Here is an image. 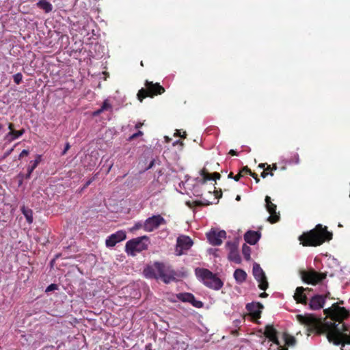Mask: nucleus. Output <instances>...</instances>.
<instances>
[{
  "label": "nucleus",
  "instance_id": "1",
  "mask_svg": "<svg viewBox=\"0 0 350 350\" xmlns=\"http://www.w3.org/2000/svg\"><path fill=\"white\" fill-rule=\"evenodd\" d=\"M324 313L331 320L335 321L326 322L321 327V332L325 333L327 340L334 345H341L340 350H344L346 344L350 345V326L342 323L347 319L350 312L344 307L338 306V303L324 310Z\"/></svg>",
  "mask_w": 350,
  "mask_h": 350
},
{
  "label": "nucleus",
  "instance_id": "2",
  "mask_svg": "<svg viewBox=\"0 0 350 350\" xmlns=\"http://www.w3.org/2000/svg\"><path fill=\"white\" fill-rule=\"evenodd\" d=\"M332 232H329L326 226L317 224L312 230L299 236V240L304 246L317 247L332 240Z\"/></svg>",
  "mask_w": 350,
  "mask_h": 350
},
{
  "label": "nucleus",
  "instance_id": "3",
  "mask_svg": "<svg viewBox=\"0 0 350 350\" xmlns=\"http://www.w3.org/2000/svg\"><path fill=\"white\" fill-rule=\"evenodd\" d=\"M337 271L332 269L328 270L323 267L320 271H317L312 267H308L307 269H300L298 272L304 283L306 284H318L324 282L327 277H334Z\"/></svg>",
  "mask_w": 350,
  "mask_h": 350
},
{
  "label": "nucleus",
  "instance_id": "4",
  "mask_svg": "<svg viewBox=\"0 0 350 350\" xmlns=\"http://www.w3.org/2000/svg\"><path fill=\"white\" fill-rule=\"evenodd\" d=\"M144 86L137 94V98L141 103L148 97L154 98V96L161 95L165 92V88L159 83H153L152 81L146 80Z\"/></svg>",
  "mask_w": 350,
  "mask_h": 350
},
{
  "label": "nucleus",
  "instance_id": "5",
  "mask_svg": "<svg viewBox=\"0 0 350 350\" xmlns=\"http://www.w3.org/2000/svg\"><path fill=\"white\" fill-rule=\"evenodd\" d=\"M144 240L147 241L148 237L147 236H142L129 240L125 245L126 252L129 255L135 256L137 252H141L147 250L148 244L144 242Z\"/></svg>",
  "mask_w": 350,
  "mask_h": 350
},
{
  "label": "nucleus",
  "instance_id": "6",
  "mask_svg": "<svg viewBox=\"0 0 350 350\" xmlns=\"http://www.w3.org/2000/svg\"><path fill=\"white\" fill-rule=\"evenodd\" d=\"M154 267L157 272V278L161 279L164 283H169L175 280L174 271L166 267L163 263L157 262Z\"/></svg>",
  "mask_w": 350,
  "mask_h": 350
},
{
  "label": "nucleus",
  "instance_id": "7",
  "mask_svg": "<svg viewBox=\"0 0 350 350\" xmlns=\"http://www.w3.org/2000/svg\"><path fill=\"white\" fill-rule=\"evenodd\" d=\"M195 273L197 278L203 281L204 284H207L209 282L213 283V284H223L222 281L207 269L197 268L195 270Z\"/></svg>",
  "mask_w": 350,
  "mask_h": 350
},
{
  "label": "nucleus",
  "instance_id": "8",
  "mask_svg": "<svg viewBox=\"0 0 350 350\" xmlns=\"http://www.w3.org/2000/svg\"><path fill=\"white\" fill-rule=\"evenodd\" d=\"M192 239L186 235H180L177 238L176 253L178 256L185 254V252L189 250L193 245Z\"/></svg>",
  "mask_w": 350,
  "mask_h": 350
},
{
  "label": "nucleus",
  "instance_id": "9",
  "mask_svg": "<svg viewBox=\"0 0 350 350\" xmlns=\"http://www.w3.org/2000/svg\"><path fill=\"white\" fill-rule=\"evenodd\" d=\"M165 219L160 215L148 217L144 223L143 228L146 232H152L161 224H165Z\"/></svg>",
  "mask_w": 350,
  "mask_h": 350
},
{
  "label": "nucleus",
  "instance_id": "10",
  "mask_svg": "<svg viewBox=\"0 0 350 350\" xmlns=\"http://www.w3.org/2000/svg\"><path fill=\"white\" fill-rule=\"evenodd\" d=\"M265 202L267 210L270 213L267 220L271 224L278 222L280 220V213L276 212V205L271 202V198L268 196L265 197Z\"/></svg>",
  "mask_w": 350,
  "mask_h": 350
},
{
  "label": "nucleus",
  "instance_id": "11",
  "mask_svg": "<svg viewBox=\"0 0 350 350\" xmlns=\"http://www.w3.org/2000/svg\"><path fill=\"white\" fill-rule=\"evenodd\" d=\"M207 239L213 245H220L222 243V239L226 237V232L224 230H212L206 234Z\"/></svg>",
  "mask_w": 350,
  "mask_h": 350
},
{
  "label": "nucleus",
  "instance_id": "12",
  "mask_svg": "<svg viewBox=\"0 0 350 350\" xmlns=\"http://www.w3.org/2000/svg\"><path fill=\"white\" fill-rule=\"evenodd\" d=\"M126 238V232L122 230H118L107 238L105 240V245L107 247H112L117 243L125 240Z\"/></svg>",
  "mask_w": 350,
  "mask_h": 350
},
{
  "label": "nucleus",
  "instance_id": "13",
  "mask_svg": "<svg viewBox=\"0 0 350 350\" xmlns=\"http://www.w3.org/2000/svg\"><path fill=\"white\" fill-rule=\"evenodd\" d=\"M177 299L183 302H189L197 308L203 307L204 304L200 300L196 299L194 295L190 293H180L176 295Z\"/></svg>",
  "mask_w": 350,
  "mask_h": 350
},
{
  "label": "nucleus",
  "instance_id": "14",
  "mask_svg": "<svg viewBox=\"0 0 350 350\" xmlns=\"http://www.w3.org/2000/svg\"><path fill=\"white\" fill-rule=\"evenodd\" d=\"M253 275L258 284H269L265 272L258 263H254L252 269Z\"/></svg>",
  "mask_w": 350,
  "mask_h": 350
},
{
  "label": "nucleus",
  "instance_id": "15",
  "mask_svg": "<svg viewBox=\"0 0 350 350\" xmlns=\"http://www.w3.org/2000/svg\"><path fill=\"white\" fill-rule=\"evenodd\" d=\"M312 290L309 288H304L303 286H298L296 288L294 294V298L298 303L306 305L308 301V297L306 291H311Z\"/></svg>",
  "mask_w": 350,
  "mask_h": 350
},
{
  "label": "nucleus",
  "instance_id": "16",
  "mask_svg": "<svg viewBox=\"0 0 350 350\" xmlns=\"http://www.w3.org/2000/svg\"><path fill=\"white\" fill-rule=\"evenodd\" d=\"M325 297L322 295H315L310 298L309 306L311 310H317L322 308L325 304Z\"/></svg>",
  "mask_w": 350,
  "mask_h": 350
},
{
  "label": "nucleus",
  "instance_id": "17",
  "mask_svg": "<svg viewBox=\"0 0 350 350\" xmlns=\"http://www.w3.org/2000/svg\"><path fill=\"white\" fill-rule=\"evenodd\" d=\"M263 306L258 302H252L246 305V309L254 315V317H260Z\"/></svg>",
  "mask_w": 350,
  "mask_h": 350
},
{
  "label": "nucleus",
  "instance_id": "18",
  "mask_svg": "<svg viewBox=\"0 0 350 350\" xmlns=\"http://www.w3.org/2000/svg\"><path fill=\"white\" fill-rule=\"evenodd\" d=\"M226 245L230 250V252L228 254V258L231 261L235 262L237 263L240 262L241 258H240L238 251L237 250L236 245L233 243L228 242L226 243Z\"/></svg>",
  "mask_w": 350,
  "mask_h": 350
},
{
  "label": "nucleus",
  "instance_id": "19",
  "mask_svg": "<svg viewBox=\"0 0 350 350\" xmlns=\"http://www.w3.org/2000/svg\"><path fill=\"white\" fill-rule=\"evenodd\" d=\"M260 232L258 231L249 230L244 235L245 241L250 244L255 245L260 238Z\"/></svg>",
  "mask_w": 350,
  "mask_h": 350
},
{
  "label": "nucleus",
  "instance_id": "20",
  "mask_svg": "<svg viewBox=\"0 0 350 350\" xmlns=\"http://www.w3.org/2000/svg\"><path fill=\"white\" fill-rule=\"evenodd\" d=\"M297 318L300 323L310 326L315 325L318 323V320L316 317L310 314L304 316L299 314L297 316Z\"/></svg>",
  "mask_w": 350,
  "mask_h": 350
},
{
  "label": "nucleus",
  "instance_id": "21",
  "mask_svg": "<svg viewBox=\"0 0 350 350\" xmlns=\"http://www.w3.org/2000/svg\"><path fill=\"white\" fill-rule=\"evenodd\" d=\"M277 332L273 325H268L265 327V335L273 342L278 344V340L276 336Z\"/></svg>",
  "mask_w": 350,
  "mask_h": 350
},
{
  "label": "nucleus",
  "instance_id": "22",
  "mask_svg": "<svg viewBox=\"0 0 350 350\" xmlns=\"http://www.w3.org/2000/svg\"><path fill=\"white\" fill-rule=\"evenodd\" d=\"M8 129H10V132L8 133V135L12 137V140L16 139L21 136H22L24 133L25 130L21 129L19 131H16L14 129V124L12 123H10L8 125Z\"/></svg>",
  "mask_w": 350,
  "mask_h": 350
},
{
  "label": "nucleus",
  "instance_id": "23",
  "mask_svg": "<svg viewBox=\"0 0 350 350\" xmlns=\"http://www.w3.org/2000/svg\"><path fill=\"white\" fill-rule=\"evenodd\" d=\"M36 5L40 9L43 10L46 13H49L52 11L53 5L51 3L46 1V0H40Z\"/></svg>",
  "mask_w": 350,
  "mask_h": 350
},
{
  "label": "nucleus",
  "instance_id": "24",
  "mask_svg": "<svg viewBox=\"0 0 350 350\" xmlns=\"http://www.w3.org/2000/svg\"><path fill=\"white\" fill-rule=\"evenodd\" d=\"M246 276V273L243 270L240 269H236L234 273V277L235 280H237V282L240 283L245 281Z\"/></svg>",
  "mask_w": 350,
  "mask_h": 350
},
{
  "label": "nucleus",
  "instance_id": "25",
  "mask_svg": "<svg viewBox=\"0 0 350 350\" xmlns=\"http://www.w3.org/2000/svg\"><path fill=\"white\" fill-rule=\"evenodd\" d=\"M21 211L24 216L26 218L27 221L29 224H31L33 222V211L32 210L26 208L25 206H23L21 208Z\"/></svg>",
  "mask_w": 350,
  "mask_h": 350
},
{
  "label": "nucleus",
  "instance_id": "26",
  "mask_svg": "<svg viewBox=\"0 0 350 350\" xmlns=\"http://www.w3.org/2000/svg\"><path fill=\"white\" fill-rule=\"evenodd\" d=\"M144 273L146 277L157 278V272L154 267V268L148 267L147 269H145Z\"/></svg>",
  "mask_w": 350,
  "mask_h": 350
},
{
  "label": "nucleus",
  "instance_id": "27",
  "mask_svg": "<svg viewBox=\"0 0 350 350\" xmlns=\"http://www.w3.org/2000/svg\"><path fill=\"white\" fill-rule=\"evenodd\" d=\"M251 248L246 244H244L242 247V253L245 260H249L250 259Z\"/></svg>",
  "mask_w": 350,
  "mask_h": 350
},
{
  "label": "nucleus",
  "instance_id": "28",
  "mask_svg": "<svg viewBox=\"0 0 350 350\" xmlns=\"http://www.w3.org/2000/svg\"><path fill=\"white\" fill-rule=\"evenodd\" d=\"M14 81L16 84H20L23 81V75L21 72H18L13 76Z\"/></svg>",
  "mask_w": 350,
  "mask_h": 350
},
{
  "label": "nucleus",
  "instance_id": "29",
  "mask_svg": "<svg viewBox=\"0 0 350 350\" xmlns=\"http://www.w3.org/2000/svg\"><path fill=\"white\" fill-rule=\"evenodd\" d=\"M40 161L41 156L39 154L36 155V159L34 161H31V165L30 167H31L33 169H36L39 163L40 162Z\"/></svg>",
  "mask_w": 350,
  "mask_h": 350
},
{
  "label": "nucleus",
  "instance_id": "30",
  "mask_svg": "<svg viewBox=\"0 0 350 350\" xmlns=\"http://www.w3.org/2000/svg\"><path fill=\"white\" fill-rule=\"evenodd\" d=\"M111 108V104L107 100H105L101 106V111L108 110Z\"/></svg>",
  "mask_w": 350,
  "mask_h": 350
},
{
  "label": "nucleus",
  "instance_id": "31",
  "mask_svg": "<svg viewBox=\"0 0 350 350\" xmlns=\"http://www.w3.org/2000/svg\"><path fill=\"white\" fill-rule=\"evenodd\" d=\"M241 172L243 174V177L247 174H250L252 173L251 170L247 166H244L241 169Z\"/></svg>",
  "mask_w": 350,
  "mask_h": 350
},
{
  "label": "nucleus",
  "instance_id": "32",
  "mask_svg": "<svg viewBox=\"0 0 350 350\" xmlns=\"http://www.w3.org/2000/svg\"><path fill=\"white\" fill-rule=\"evenodd\" d=\"M144 224H142L141 222H137L135 224V225L131 228V231H135L137 230H139L142 228H143Z\"/></svg>",
  "mask_w": 350,
  "mask_h": 350
},
{
  "label": "nucleus",
  "instance_id": "33",
  "mask_svg": "<svg viewBox=\"0 0 350 350\" xmlns=\"http://www.w3.org/2000/svg\"><path fill=\"white\" fill-rule=\"evenodd\" d=\"M58 286H47L46 288L45 289V292L49 293V292L58 290Z\"/></svg>",
  "mask_w": 350,
  "mask_h": 350
},
{
  "label": "nucleus",
  "instance_id": "34",
  "mask_svg": "<svg viewBox=\"0 0 350 350\" xmlns=\"http://www.w3.org/2000/svg\"><path fill=\"white\" fill-rule=\"evenodd\" d=\"M142 135H143V133L142 131H139L138 132L131 135L129 138V140L131 141V140L135 139L136 137H137L139 136H142Z\"/></svg>",
  "mask_w": 350,
  "mask_h": 350
},
{
  "label": "nucleus",
  "instance_id": "35",
  "mask_svg": "<svg viewBox=\"0 0 350 350\" xmlns=\"http://www.w3.org/2000/svg\"><path fill=\"white\" fill-rule=\"evenodd\" d=\"M268 175H270L271 176H273V172H267L266 170H263L262 172H261V174H260V176L263 178H266Z\"/></svg>",
  "mask_w": 350,
  "mask_h": 350
},
{
  "label": "nucleus",
  "instance_id": "36",
  "mask_svg": "<svg viewBox=\"0 0 350 350\" xmlns=\"http://www.w3.org/2000/svg\"><path fill=\"white\" fill-rule=\"evenodd\" d=\"M202 178V183H205L206 181L212 180V174L208 173Z\"/></svg>",
  "mask_w": 350,
  "mask_h": 350
},
{
  "label": "nucleus",
  "instance_id": "37",
  "mask_svg": "<svg viewBox=\"0 0 350 350\" xmlns=\"http://www.w3.org/2000/svg\"><path fill=\"white\" fill-rule=\"evenodd\" d=\"M29 154V151L27 150H22V152L20 153L19 154V157H18V159H21V158L24 157H26Z\"/></svg>",
  "mask_w": 350,
  "mask_h": 350
},
{
  "label": "nucleus",
  "instance_id": "38",
  "mask_svg": "<svg viewBox=\"0 0 350 350\" xmlns=\"http://www.w3.org/2000/svg\"><path fill=\"white\" fill-rule=\"evenodd\" d=\"M70 144L68 142H67L65 145V147H64V150L62 151V155H64L66 154L67 151L70 149Z\"/></svg>",
  "mask_w": 350,
  "mask_h": 350
},
{
  "label": "nucleus",
  "instance_id": "39",
  "mask_svg": "<svg viewBox=\"0 0 350 350\" xmlns=\"http://www.w3.org/2000/svg\"><path fill=\"white\" fill-rule=\"evenodd\" d=\"M220 177H221V175L218 172H214L213 174H212V180L219 179Z\"/></svg>",
  "mask_w": 350,
  "mask_h": 350
},
{
  "label": "nucleus",
  "instance_id": "40",
  "mask_svg": "<svg viewBox=\"0 0 350 350\" xmlns=\"http://www.w3.org/2000/svg\"><path fill=\"white\" fill-rule=\"evenodd\" d=\"M250 176L255 179L256 183L260 182V178L258 177V175L255 172H252Z\"/></svg>",
  "mask_w": 350,
  "mask_h": 350
},
{
  "label": "nucleus",
  "instance_id": "41",
  "mask_svg": "<svg viewBox=\"0 0 350 350\" xmlns=\"http://www.w3.org/2000/svg\"><path fill=\"white\" fill-rule=\"evenodd\" d=\"M241 177H243V174L241 171H239V172L234 177V180L235 181H239Z\"/></svg>",
  "mask_w": 350,
  "mask_h": 350
},
{
  "label": "nucleus",
  "instance_id": "42",
  "mask_svg": "<svg viewBox=\"0 0 350 350\" xmlns=\"http://www.w3.org/2000/svg\"><path fill=\"white\" fill-rule=\"evenodd\" d=\"M35 169L32 168L31 167H29L28 168V172H27V174L26 175V178H29L31 176V174L32 173V172Z\"/></svg>",
  "mask_w": 350,
  "mask_h": 350
},
{
  "label": "nucleus",
  "instance_id": "43",
  "mask_svg": "<svg viewBox=\"0 0 350 350\" xmlns=\"http://www.w3.org/2000/svg\"><path fill=\"white\" fill-rule=\"evenodd\" d=\"M207 174H208V172L207 171L206 169L203 168L202 170H201L200 175L202 176V178L204 177V176H206Z\"/></svg>",
  "mask_w": 350,
  "mask_h": 350
},
{
  "label": "nucleus",
  "instance_id": "44",
  "mask_svg": "<svg viewBox=\"0 0 350 350\" xmlns=\"http://www.w3.org/2000/svg\"><path fill=\"white\" fill-rule=\"evenodd\" d=\"M221 196H222V192H221V189L219 191H215V197L216 198H221Z\"/></svg>",
  "mask_w": 350,
  "mask_h": 350
},
{
  "label": "nucleus",
  "instance_id": "45",
  "mask_svg": "<svg viewBox=\"0 0 350 350\" xmlns=\"http://www.w3.org/2000/svg\"><path fill=\"white\" fill-rule=\"evenodd\" d=\"M288 345H294L295 344V339L294 338H291L289 341L287 342Z\"/></svg>",
  "mask_w": 350,
  "mask_h": 350
},
{
  "label": "nucleus",
  "instance_id": "46",
  "mask_svg": "<svg viewBox=\"0 0 350 350\" xmlns=\"http://www.w3.org/2000/svg\"><path fill=\"white\" fill-rule=\"evenodd\" d=\"M154 162H155V160H154V159L152 160V161H150V163H149V165H148V166L147 167V168H146V169H147V170L151 169V168L154 166Z\"/></svg>",
  "mask_w": 350,
  "mask_h": 350
},
{
  "label": "nucleus",
  "instance_id": "47",
  "mask_svg": "<svg viewBox=\"0 0 350 350\" xmlns=\"http://www.w3.org/2000/svg\"><path fill=\"white\" fill-rule=\"evenodd\" d=\"M208 286L211 287V288L215 290V291H219L222 287V286Z\"/></svg>",
  "mask_w": 350,
  "mask_h": 350
},
{
  "label": "nucleus",
  "instance_id": "48",
  "mask_svg": "<svg viewBox=\"0 0 350 350\" xmlns=\"http://www.w3.org/2000/svg\"><path fill=\"white\" fill-rule=\"evenodd\" d=\"M229 154H230L232 156H237L238 154V153L237 152V151L232 149L229 151Z\"/></svg>",
  "mask_w": 350,
  "mask_h": 350
},
{
  "label": "nucleus",
  "instance_id": "49",
  "mask_svg": "<svg viewBox=\"0 0 350 350\" xmlns=\"http://www.w3.org/2000/svg\"><path fill=\"white\" fill-rule=\"evenodd\" d=\"M271 172H273V171H274V170H276L278 168L276 163H273V165H271Z\"/></svg>",
  "mask_w": 350,
  "mask_h": 350
},
{
  "label": "nucleus",
  "instance_id": "50",
  "mask_svg": "<svg viewBox=\"0 0 350 350\" xmlns=\"http://www.w3.org/2000/svg\"><path fill=\"white\" fill-rule=\"evenodd\" d=\"M265 170H266L267 172H271V165L267 164L266 165V167L265 168Z\"/></svg>",
  "mask_w": 350,
  "mask_h": 350
},
{
  "label": "nucleus",
  "instance_id": "51",
  "mask_svg": "<svg viewBox=\"0 0 350 350\" xmlns=\"http://www.w3.org/2000/svg\"><path fill=\"white\" fill-rule=\"evenodd\" d=\"M267 165V163H260L258 165V167L260 168H262L265 170V168L266 167V165Z\"/></svg>",
  "mask_w": 350,
  "mask_h": 350
},
{
  "label": "nucleus",
  "instance_id": "52",
  "mask_svg": "<svg viewBox=\"0 0 350 350\" xmlns=\"http://www.w3.org/2000/svg\"><path fill=\"white\" fill-rule=\"evenodd\" d=\"M92 179H90L88 181H87V183L84 185V188L88 187L92 183Z\"/></svg>",
  "mask_w": 350,
  "mask_h": 350
},
{
  "label": "nucleus",
  "instance_id": "53",
  "mask_svg": "<svg viewBox=\"0 0 350 350\" xmlns=\"http://www.w3.org/2000/svg\"><path fill=\"white\" fill-rule=\"evenodd\" d=\"M146 350H152L151 349V344H148L145 347Z\"/></svg>",
  "mask_w": 350,
  "mask_h": 350
},
{
  "label": "nucleus",
  "instance_id": "54",
  "mask_svg": "<svg viewBox=\"0 0 350 350\" xmlns=\"http://www.w3.org/2000/svg\"><path fill=\"white\" fill-rule=\"evenodd\" d=\"M180 144V145H182V146L183 145V142H181V141H180V140H177V141H176L175 142H174V143H173V145H174V146H175V145H176V144Z\"/></svg>",
  "mask_w": 350,
  "mask_h": 350
},
{
  "label": "nucleus",
  "instance_id": "55",
  "mask_svg": "<svg viewBox=\"0 0 350 350\" xmlns=\"http://www.w3.org/2000/svg\"><path fill=\"white\" fill-rule=\"evenodd\" d=\"M103 111H101V108L99 109L98 110H97L96 111L94 112V115H99L100 113H101Z\"/></svg>",
  "mask_w": 350,
  "mask_h": 350
},
{
  "label": "nucleus",
  "instance_id": "56",
  "mask_svg": "<svg viewBox=\"0 0 350 350\" xmlns=\"http://www.w3.org/2000/svg\"><path fill=\"white\" fill-rule=\"evenodd\" d=\"M267 296H268V294L265 292L260 295V297H267Z\"/></svg>",
  "mask_w": 350,
  "mask_h": 350
},
{
  "label": "nucleus",
  "instance_id": "57",
  "mask_svg": "<svg viewBox=\"0 0 350 350\" xmlns=\"http://www.w3.org/2000/svg\"><path fill=\"white\" fill-rule=\"evenodd\" d=\"M186 136H187V133L185 131H183V134H181V135H180V137L182 138H186Z\"/></svg>",
  "mask_w": 350,
  "mask_h": 350
},
{
  "label": "nucleus",
  "instance_id": "58",
  "mask_svg": "<svg viewBox=\"0 0 350 350\" xmlns=\"http://www.w3.org/2000/svg\"><path fill=\"white\" fill-rule=\"evenodd\" d=\"M197 204L198 205H209V203L208 202V203H202L201 202H198Z\"/></svg>",
  "mask_w": 350,
  "mask_h": 350
},
{
  "label": "nucleus",
  "instance_id": "59",
  "mask_svg": "<svg viewBox=\"0 0 350 350\" xmlns=\"http://www.w3.org/2000/svg\"><path fill=\"white\" fill-rule=\"evenodd\" d=\"M175 135H176V136H180V135H181L180 131V130H176V133H175Z\"/></svg>",
  "mask_w": 350,
  "mask_h": 350
},
{
  "label": "nucleus",
  "instance_id": "60",
  "mask_svg": "<svg viewBox=\"0 0 350 350\" xmlns=\"http://www.w3.org/2000/svg\"><path fill=\"white\" fill-rule=\"evenodd\" d=\"M234 175H233V173L232 172H230L228 176V178H233L234 179Z\"/></svg>",
  "mask_w": 350,
  "mask_h": 350
},
{
  "label": "nucleus",
  "instance_id": "61",
  "mask_svg": "<svg viewBox=\"0 0 350 350\" xmlns=\"http://www.w3.org/2000/svg\"><path fill=\"white\" fill-rule=\"evenodd\" d=\"M262 290H264L265 291L267 289V288L268 287V286H264V285H262V286H258Z\"/></svg>",
  "mask_w": 350,
  "mask_h": 350
},
{
  "label": "nucleus",
  "instance_id": "62",
  "mask_svg": "<svg viewBox=\"0 0 350 350\" xmlns=\"http://www.w3.org/2000/svg\"><path fill=\"white\" fill-rule=\"evenodd\" d=\"M142 126V123H137V124L135 125V128H136V129H139V128H140Z\"/></svg>",
  "mask_w": 350,
  "mask_h": 350
},
{
  "label": "nucleus",
  "instance_id": "63",
  "mask_svg": "<svg viewBox=\"0 0 350 350\" xmlns=\"http://www.w3.org/2000/svg\"><path fill=\"white\" fill-rule=\"evenodd\" d=\"M240 200H241V196H239V195H238V196H237V197H236V200H237V201H239Z\"/></svg>",
  "mask_w": 350,
  "mask_h": 350
},
{
  "label": "nucleus",
  "instance_id": "64",
  "mask_svg": "<svg viewBox=\"0 0 350 350\" xmlns=\"http://www.w3.org/2000/svg\"><path fill=\"white\" fill-rule=\"evenodd\" d=\"M12 150H13V148H12L11 150H9V151L5 154V155L7 156V155L10 154V152H11Z\"/></svg>",
  "mask_w": 350,
  "mask_h": 350
}]
</instances>
